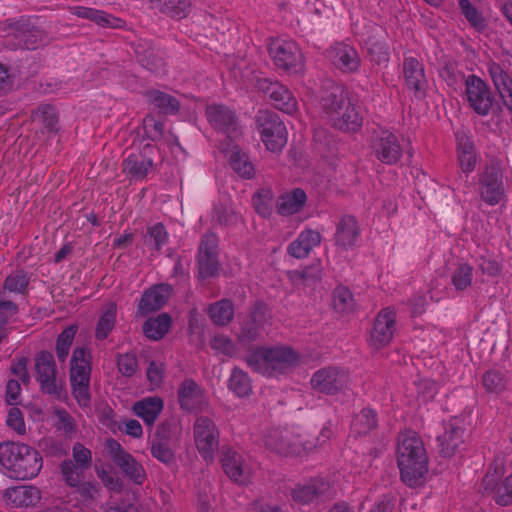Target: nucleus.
<instances>
[{
    "instance_id": "nucleus-42",
    "label": "nucleus",
    "mask_w": 512,
    "mask_h": 512,
    "mask_svg": "<svg viewBox=\"0 0 512 512\" xmlns=\"http://www.w3.org/2000/svg\"><path fill=\"white\" fill-rule=\"evenodd\" d=\"M229 163L231 168L241 177L250 179L254 175V166L248 155L234 147L231 151Z\"/></svg>"
},
{
    "instance_id": "nucleus-46",
    "label": "nucleus",
    "mask_w": 512,
    "mask_h": 512,
    "mask_svg": "<svg viewBox=\"0 0 512 512\" xmlns=\"http://www.w3.org/2000/svg\"><path fill=\"white\" fill-rule=\"evenodd\" d=\"M377 427L376 412L370 408L362 409L352 422V429L359 435H365Z\"/></svg>"
},
{
    "instance_id": "nucleus-49",
    "label": "nucleus",
    "mask_w": 512,
    "mask_h": 512,
    "mask_svg": "<svg viewBox=\"0 0 512 512\" xmlns=\"http://www.w3.org/2000/svg\"><path fill=\"white\" fill-rule=\"evenodd\" d=\"M273 192L270 189H261L254 194L252 203L255 211L262 217H269L272 213Z\"/></svg>"
},
{
    "instance_id": "nucleus-64",
    "label": "nucleus",
    "mask_w": 512,
    "mask_h": 512,
    "mask_svg": "<svg viewBox=\"0 0 512 512\" xmlns=\"http://www.w3.org/2000/svg\"><path fill=\"white\" fill-rule=\"evenodd\" d=\"M143 129L145 135L155 141L162 138L164 125L162 122L155 120L154 117L147 116L143 120Z\"/></svg>"
},
{
    "instance_id": "nucleus-62",
    "label": "nucleus",
    "mask_w": 512,
    "mask_h": 512,
    "mask_svg": "<svg viewBox=\"0 0 512 512\" xmlns=\"http://www.w3.org/2000/svg\"><path fill=\"white\" fill-rule=\"evenodd\" d=\"M271 318L268 306L263 302H256L247 319L263 327Z\"/></svg>"
},
{
    "instance_id": "nucleus-58",
    "label": "nucleus",
    "mask_w": 512,
    "mask_h": 512,
    "mask_svg": "<svg viewBox=\"0 0 512 512\" xmlns=\"http://www.w3.org/2000/svg\"><path fill=\"white\" fill-rule=\"evenodd\" d=\"M214 221L223 227L234 226L238 222L236 212L226 206H219L214 209Z\"/></svg>"
},
{
    "instance_id": "nucleus-26",
    "label": "nucleus",
    "mask_w": 512,
    "mask_h": 512,
    "mask_svg": "<svg viewBox=\"0 0 512 512\" xmlns=\"http://www.w3.org/2000/svg\"><path fill=\"white\" fill-rule=\"evenodd\" d=\"M3 497L13 507H32L41 499L38 488L31 485H21L7 488Z\"/></svg>"
},
{
    "instance_id": "nucleus-17",
    "label": "nucleus",
    "mask_w": 512,
    "mask_h": 512,
    "mask_svg": "<svg viewBox=\"0 0 512 512\" xmlns=\"http://www.w3.org/2000/svg\"><path fill=\"white\" fill-rule=\"evenodd\" d=\"M371 146L376 158L385 164L396 163L402 155L396 135L388 130L374 131Z\"/></svg>"
},
{
    "instance_id": "nucleus-12",
    "label": "nucleus",
    "mask_w": 512,
    "mask_h": 512,
    "mask_svg": "<svg viewBox=\"0 0 512 512\" xmlns=\"http://www.w3.org/2000/svg\"><path fill=\"white\" fill-rule=\"evenodd\" d=\"M111 458L122 473L133 483L141 485L146 479V472L130 453L120 445L118 441L110 438L106 442Z\"/></svg>"
},
{
    "instance_id": "nucleus-29",
    "label": "nucleus",
    "mask_w": 512,
    "mask_h": 512,
    "mask_svg": "<svg viewBox=\"0 0 512 512\" xmlns=\"http://www.w3.org/2000/svg\"><path fill=\"white\" fill-rule=\"evenodd\" d=\"M349 100L346 98L345 92L342 87L332 85L329 89L323 92L320 99V106L323 112L329 117L333 123L338 116V112L344 109V106Z\"/></svg>"
},
{
    "instance_id": "nucleus-53",
    "label": "nucleus",
    "mask_w": 512,
    "mask_h": 512,
    "mask_svg": "<svg viewBox=\"0 0 512 512\" xmlns=\"http://www.w3.org/2000/svg\"><path fill=\"white\" fill-rule=\"evenodd\" d=\"M459 7L467 21L477 30L485 27V20L469 0H459Z\"/></svg>"
},
{
    "instance_id": "nucleus-22",
    "label": "nucleus",
    "mask_w": 512,
    "mask_h": 512,
    "mask_svg": "<svg viewBox=\"0 0 512 512\" xmlns=\"http://www.w3.org/2000/svg\"><path fill=\"white\" fill-rule=\"evenodd\" d=\"M178 401L180 407L188 412L202 411L208 406L204 391L193 379H185L180 384Z\"/></svg>"
},
{
    "instance_id": "nucleus-37",
    "label": "nucleus",
    "mask_w": 512,
    "mask_h": 512,
    "mask_svg": "<svg viewBox=\"0 0 512 512\" xmlns=\"http://www.w3.org/2000/svg\"><path fill=\"white\" fill-rule=\"evenodd\" d=\"M363 117L359 108L350 101L344 106V109L338 112V116L333 121V126L342 131H356L362 125Z\"/></svg>"
},
{
    "instance_id": "nucleus-54",
    "label": "nucleus",
    "mask_w": 512,
    "mask_h": 512,
    "mask_svg": "<svg viewBox=\"0 0 512 512\" xmlns=\"http://www.w3.org/2000/svg\"><path fill=\"white\" fill-rule=\"evenodd\" d=\"M261 328L262 327L246 318L238 334V342L244 347L248 346L259 337Z\"/></svg>"
},
{
    "instance_id": "nucleus-21",
    "label": "nucleus",
    "mask_w": 512,
    "mask_h": 512,
    "mask_svg": "<svg viewBox=\"0 0 512 512\" xmlns=\"http://www.w3.org/2000/svg\"><path fill=\"white\" fill-rule=\"evenodd\" d=\"M155 147L150 144L144 145L138 152H132L123 161V172L136 180L144 179L152 169L153 160L151 154Z\"/></svg>"
},
{
    "instance_id": "nucleus-32",
    "label": "nucleus",
    "mask_w": 512,
    "mask_h": 512,
    "mask_svg": "<svg viewBox=\"0 0 512 512\" xmlns=\"http://www.w3.org/2000/svg\"><path fill=\"white\" fill-rule=\"evenodd\" d=\"M488 72L501 98L512 112V77L496 62L488 64Z\"/></svg>"
},
{
    "instance_id": "nucleus-14",
    "label": "nucleus",
    "mask_w": 512,
    "mask_h": 512,
    "mask_svg": "<svg viewBox=\"0 0 512 512\" xmlns=\"http://www.w3.org/2000/svg\"><path fill=\"white\" fill-rule=\"evenodd\" d=\"M220 269L218 260V237L215 233L207 232L203 235L199 245L198 272L199 278L215 277Z\"/></svg>"
},
{
    "instance_id": "nucleus-47",
    "label": "nucleus",
    "mask_w": 512,
    "mask_h": 512,
    "mask_svg": "<svg viewBox=\"0 0 512 512\" xmlns=\"http://www.w3.org/2000/svg\"><path fill=\"white\" fill-rule=\"evenodd\" d=\"M77 332V327L74 325L66 327L57 337L56 340V355L60 362H64L68 355Z\"/></svg>"
},
{
    "instance_id": "nucleus-55",
    "label": "nucleus",
    "mask_w": 512,
    "mask_h": 512,
    "mask_svg": "<svg viewBox=\"0 0 512 512\" xmlns=\"http://www.w3.org/2000/svg\"><path fill=\"white\" fill-rule=\"evenodd\" d=\"M146 242L153 243L154 248L159 251L167 243L168 233L162 223H157L147 228Z\"/></svg>"
},
{
    "instance_id": "nucleus-50",
    "label": "nucleus",
    "mask_w": 512,
    "mask_h": 512,
    "mask_svg": "<svg viewBox=\"0 0 512 512\" xmlns=\"http://www.w3.org/2000/svg\"><path fill=\"white\" fill-rule=\"evenodd\" d=\"M60 469L66 484L70 487L78 486L84 477V471H86L70 459L64 460L60 465Z\"/></svg>"
},
{
    "instance_id": "nucleus-34",
    "label": "nucleus",
    "mask_w": 512,
    "mask_h": 512,
    "mask_svg": "<svg viewBox=\"0 0 512 512\" xmlns=\"http://www.w3.org/2000/svg\"><path fill=\"white\" fill-rule=\"evenodd\" d=\"M307 200L306 193L300 188L293 189L290 193L283 194L276 201L277 212L282 216H288L299 212Z\"/></svg>"
},
{
    "instance_id": "nucleus-28",
    "label": "nucleus",
    "mask_w": 512,
    "mask_h": 512,
    "mask_svg": "<svg viewBox=\"0 0 512 512\" xmlns=\"http://www.w3.org/2000/svg\"><path fill=\"white\" fill-rule=\"evenodd\" d=\"M321 242V234L312 229L303 230L287 247V253L296 258H306L311 250Z\"/></svg>"
},
{
    "instance_id": "nucleus-13",
    "label": "nucleus",
    "mask_w": 512,
    "mask_h": 512,
    "mask_svg": "<svg viewBox=\"0 0 512 512\" xmlns=\"http://www.w3.org/2000/svg\"><path fill=\"white\" fill-rule=\"evenodd\" d=\"M194 438L199 453L206 461H211L218 450L219 432L208 417H198L194 423Z\"/></svg>"
},
{
    "instance_id": "nucleus-61",
    "label": "nucleus",
    "mask_w": 512,
    "mask_h": 512,
    "mask_svg": "<svg viewBox=\"0 0 512 512\" xmlns=\"http://www.w3.org/2000/svg\"><path fill=\"white\" fill-rule=\"evenodd\" d=\"M37 113L40 114L42 122L49 131H57L58 116L56 110L52 105L43 104L37 109Z\"/></svg>"
},
{
    "instance_id": "nucleus-24",
    "label": "nucleus",
    "mask_w": 512,
    "mask_h": 512,
    "mask_svg": "<svg viewBox=\"0 0 512 512\" xmlns=\"http://www.w3.org/2000/svg\"><path fill=\"white\" fill-rule=\"evenodd\" d=\"M327 54L332 64L343 72H354L360 66L357 51L345 43H336Z\"/></svg>"
},
{
    "instance_id": "nucleus-63",
    "label": "nucleus",
    "mask_w": 512,
    "mask_h": 512,
    "mask_svg": "<svg viewBox=\"0 0 512 512\" xmlns=\"http://www.w3.org/2000/svg\"><path fill=\"white\" fill-rule=\"evenodd\" d=\"M55 415L58 419L57 428L62 430L66 436L71 437V435L76 431V422L74 418L65 409L56 410Z\"/></svg>"
},
{
    "instance_id": "nucleus-38",
    "label": "nucleus",
    "mask_w": 512,
    "mask_h": 512,
    "mask_svg": "<svg viewBox=\"0 0 512 512\" xmlns=\"http://www.w3.org/2000/svg\"><path fill=\"white\" fill-rule=\"evenodd\" d=\"M138 62L152 73H163L165 61L154 48L139 44L135 50Z\"/></svg>"
},
{
    "instance_id": "nucleus-40",
    "label": "nucleus",
    "mask_w": 512,
    "mask_h": 512,
    "mask_svg": "<svg viewBox=\"0 0 512 512\" xmlns=\"http://www.w3.org/2000/svg\"><path fill=\"white\" fill-rule=\"evenodd\" d=\"M171 322L170 315L162 313L155 318L146 320L143 324V332L151 340H160L169 331Z\"/></svg>"
},
{
    "instance_id": "nucleus-6",
    "label": "nucleus",
    "mask_w": 512,
    "mask_h": 512,
    "mask_svg": "<svg viewBox=\"0 0 512 512\" xmlns=\"http://www.w3.org/2000/svg\"><path fill=\"white\" fill-rule=\"evenodd\" d=\"M266 446L284 456H299L302 452H310L315 445L310 441L301 442L299 435L290 430L271 429L265 439Z\"/></svg>"
},
{
    "instance_id": "nucleus-56",
    "label": "nucleus",
    "mask_w": 512,
    "mask_h": 512,
    "mask_svg": "<svg viewBox=\"0 0 512 512\" xmlns=\"http://www.w3.org/2000/svg\"><path fill=\"white\" fill-rule=\"evenodd\" d=\"M117 367L123 376L132 377L138 367L136 356L132 353L119 354L117 357Z\"/></svg>"
},
{
    "instance_id": "nucleus-52",
    "label": "nucleus",
    "mask_w": 512,
    "mask_h": 512,
    "mask_svg": "<svg viewBox=\"0 0 512 512\" xmlns=\"http://www.w3.org/2000/svg\"><path fill=\"white\" fill-rule=\"evenodd\" d=\"M473 268L466 263L460 264L452 275V284L457 290H465L471 286Z\"/></svg>"
},
{
    "instance_id": "nucleus-59",
    "label": "nucleus",
    "mask_w": 512,
    "mask_h": 512,
    "mask_svg": "<svg viewBox=\"0 0 512 512\" xmlns=\"http://www.w3.org/2000/svg\"><path fill=\"white\" fill-rule=\"evenodd\" d=\"M151 454L154 458L164 464H170L174 460V452L170 444L164 442H151Z\"/></svg>"
},
{
    "instance_id": "nucleus-3",
    "label": "nucleus",
    "mask_w": 512,
    "mask_h": 512,
    "mask_svg": "<svg viewBox=\"0 0 512 512\" xmlns=\"http://www.w3.org/2000/svg\"><path fill=\"white\" fill-rule=\"evenodd\" d=\"M397 464L402 482L416 487V433L412 430H406L398 437Z\"/></svg>"
},
{
    "instance_id": "nucleus-25",
    "label": "nucleus",
    "mask_w": 512,
    "mask_h": 512,
    "mask_svg": "<svg viewBox=\"0 0 512 512\" xmlns=\"http://www.w3.org/2000/svg\"><path fill=\"white\" fill-rule=\"evenodd\" d=\"M457 159L461 171L470 174L477 164V154L472 138L465 131L456 133Z\"/></svg>"
},
{
    "instance_id": "nucleus-2",
    "label": "nucleus",
    "mask_w": 512,
    "mask_h": 512,
    "mask_svg": "<svg viewBox=\"0 0 512 512\" xmlns=\"http://www.w3.org/2000/svg\"><path fill=\"white\" fill-rule=\"evenodd\" d=\"M256 125L266 148L271 152H280L287 143V129L280 116L270 110H260Z\"/></svg>"
},
{
    "instance_id": "nucleus-60",
    "label": "nucleus",
    "mask_w": 512,
    "mask_h": 512,
    "mask_svg": "<svg viewBox=\"0 0 512 512\" xmlns=\"http://www.w3.org/2000/svg\"><path fill=\"white\" fill-rule=\"evenodd\" d=\"M485 389L489 392H500L505 387L503 375L496 370L487 371L482 379Z\"/></svg>"
},
{
    "instance_id": "nucleus-57",
    "label": "nucleus",
    "mask_w": 512,
    "mask_h": 512,
    "mask_svg": "<svg viewBox=\"0 0 512 512\" xmlns=\"http://www.w3.org/2000/svg\"><path fill=\"white\" fill-rule=\"evenodd\" d=\"M73 462L80 468L88 470L92 464V453L83 444L77 442L72 448Z\"/></svg>"
},
{
    "instance_id": "nucleus-5",
    "label": "nucleus",
    "mask_w": 512,
    "mask_h": 512,
    "mask_svg": "<svg viewBox=\"0 0 512 512\" xmlns=\"http://www.w3.org/2000/svg\"><path fill=\"white\" fill-rule=\"evenodd\" d=\"M335 487L323 478H313L306 483L298 484L291 490L294 502L300 505L320 504L334 499Z\"/></svg>"
},
{
    "instance_id": "nucleus-33",
    "label": "nucleus",
    "mask_w": 512,
    "mask_h": 512,
    "mask_svg": "<svg viewBox=\"0 0 512 512\" xmlns=\"http://www.w3.org/2000/svg\"><path fill=\"white\" fill-rule=\"evenodd\" d=\"M70 382H90V355L87 349L78 347L71 357Z\"/></svg>"
},
{
    "instance_id": "nucleus-23",
    "label": "nucleus",
    "mask_w": 512,
    "mask_h": 512,
    "mask_svg": "<svg viewBox=\"0 0 512 512\" xmlns=\"http://www.w3.org/2000/svg\"><path fill=\"white\" fill-rule=\"evenodd\" d=\"M171 290L172 288L168 284L154 285L146 290L139 301L138 313L141 316H147L160 310L168 301Z\"/></svg>"
},
{
    "instance_id": "nucleus-51",
    "label": "nucleus",
    "mask_w": 512,
    "mask_h": 512,
    "mask_svg": "<svg viewBox=\"0 0 512 512\" xmlns=\"http://www.w3.org/2000/svg\"><path fill=\"white\" fill-rule=\"evenodd\" d=\"M246 362L248 366L252 368L254 371L261 373L263 375L270 376L267 348H257L249 356H247Z\"/></svg>"
},
{
    "instance_id": "nucleus-8",
    "label": "nucleus",
    "mask_w": 512,
    "mask_h": 512,
    "mask_svg": "<svg viewBox=\"0 0 512 512\" xmlns=\"http://www.w3.org/2000/svg\"><path fill=\"white\" fill-rule=\"evenodd\" d=\"M29 284V278L22 270L16 271L6 277L0 290V328L4 327L10 317L19 311L18 306L7 297V292L25 294Z\"/></svg>"
},
{
    "instance_id": "nucleus-30",
    "label": "nucleus",
    "mask_w": 512,
    "mask_h": 512,
    "mask_svg": "<svg viewBox=\"0 0 512 512\" xmlns=\"http://www.w3.org/2000/svg\"><path fill=\"white\" fill-rule=\"evenodd\" d=\"M270 376L273 373H284L285 370L298 361V355L288 347L267 348Z\"/></svg>"
},
{
    "instance_id": "nucleus-45",
    "label": "nucleus",
    "mask_w": 512,
    "mask_h": 512,
    "mask_svg": "<svg viewBox=\"0 0 512 512\" xmlns=\"http://www.w3.org/2000/svg\"><path fill=\"white\" fill-rule=\"evenodd\" d=\"M117 309L114 303H111L101 314L96 330L95 337L98 340H104L108 337L109 333L113 330L116 323Z\"/></svg>"
},
{
    "instance_id": "nucleus-9",
    "label": "nucleus",
    "mask_w": 512,
    "mask_h": 512,
    "mask_svg": "<svg viewBox=\"0 0 512 512\" xmlns=\"http://www.w3.org/2000/svg\"><path fill=\"white\" fill-rule=\"evenodd\" d=\"M349 372L339 366H327L317 370L311 378V386L319 393L335 395L345 390L349 383Z\"/></svg>"
},
{
    "instance_id": "nucleus-4",
    "label": "nucleus",
    "mask_w": 512,
    "mask_h": 512,
    "mask_svg": "<svg viewBox=\"0 0 512 512\" xmlns=\"http://www.w3.org/2000/svg\"><path fill=\"white\" fill-rule=\"evenodd\" d=\"M501 466L488 468L481 482L482 493L490 496L499 506L512 505V475L504 477Z\"/></svg>"
},
{
    "instance_id": "nucleus-27",
    "label": "nucleus",
    "mask_w": 512,
    "mask_h": 512,
    "mask_svg": "<svg viewBox=\"0 0 512 512\" xmlns=\"http://www.w3.org/2000/svg\"><path fill=\"white\" fill-rule=\"evenodd\" d=\"M222 467L226 475L238 484H246L250 477V469L243 457L236 451L228 450L222 457Z\"/></svg>"
},
{
    "instance_id": "nucleus-43",
    "label": "nucleus",
    "mask_w": 512,
    "mask_h": 512,
    "mask_svg": "<svg viewBox=\"0 0 512 512\" xmlns=\"http://www.w3.org/2000/svg\"><path fill=\"white\" fill-rule=\"evenodd\" d=\"M228 387L238 397H246L252 393L251 380L247 373L240 368H234L232 370Z\"/></svg>"
},
{
    "instance_id": "nucleus-1",
    "label": "nucleus",
    "mask_w": 512,
    "mask_h": 512,
    "mask_svg": "<svg viewBox=\"0 0 512 512\" xmlns=\"http://www.w3.org/2000/svg\"><path fill=\"white\" fill-rule=\"evenodd\" d=\"M0 464L8 477L28 480L39 474L43 459L33 447L23 443L7 442L0 444Z\"/></svg>"
},
{
    "instance_id": "nucleus-41",
    "label": "nucleus",
    "mask_w": 512,
    "mask_h": 512,
    "mask_svg": "<svg viewBox=\"0 0 512 512\" xmlns=\"http://www.w3.org/2000/svg\"><path fill=\"white\" fill-rule=\"evenodd\" d=\"M146 96L149 102L164 114H175L180 109V103L174 96L160 90L148 91Z\"/></svg>"
},
{
    "instance_id": "nucleus-44",
    "label": "nucleus",
    "mask_w": 512,
    "mask_h": 512,
    "mask_svg": "<svg viewBox=\"0 0 512 512\" xmlns=\"http://www.w3.org/2000/svg\"><path fill=\"white\" fill-rule=\"evenodd\" d=\"M233 315L234 307L230 300L223 299L209 307V316L217 325H227L232 320Z\"/></svg>"
},
{
    "instance_id": "nucleus-31",
    "label": "nucleus",
    "mask_w": 512,
    "mask_h": 512,
    "mask_svg": "<svg viewBox=\"0 0 512 512\" xmlns=\"http://www.w3.org/2000/svg\"><path fill=\"white\" fill-rule=\"evenodd\" d=\"M360 229L354 216L345 215L337 224L335 243L343 249H348L356 244Z\"/></svg>"
},
{
    "instance_id": "nucleus-10",
    "label": "nucleus",
    "mask_w": 512,
    "mask_h": 512,
    "mask_svg": "<svg viewBox=\"0 0 512 512\" xmlns=\"http://www.w3.org/2000/svg\"><path fill=\"white\" fill-rule=\"evenodd\" d=\"M3 31L6 32L7 37L18 40L19 47L29 50H34L48 41V36L44 31L24 19L7 20L4 23Z\"/></svg>"
},
{
    "instance_id": "nucleus-18",
    "label": "nucleus",
    "mask_w": 512,
    "mask_h": 512,
    "mask_svg": "<svg viewBox=\"0 0 512 512\" xmlns=\"http://www.w3.org/2000/svg\"><path fill=\"white\" fill-rule=\"evenodd\" d=\"M258 87L272 101L275 108L287 113L294 114L297 111V100L290 90L278 82H271L268 79L258 80Z\"/></svg>"
},
{
    "instance_id": "nucleus-20",
    "label": "nucleus",
    "mask_w": 512,
    "mask_h": 512,
    "mask_svg": "<svg viewBox=\"0 0 512 512\" xmlns=\"http://www.w3.org/2000/svg\"><path fill=\"white\" fill-rule=\"evenodd\" d=\"M395 323V311L390 307L382 309L374 321L370 334L371 345L380 349L389 344L393 337Z\"/></svg>"
},
{
    "instance_id": "nucleus-15",
    "label": "nucleus",
    "mask_w": 512,
    "mask_h": 512,
    "mask_svg": "<svg viewBox=\"0 0 512 512\" xmlns=\"http://www.w3.org/2000/svg\"><path fill=\"white\" fill-rule=\"evenodd\" d=\"M274 64L290 74L303 70L304 61L299 47L293 42H276L269 48Z\"/></svg>"
},
{
    "instance_id": "nucleus-48",
    "label": "nucleus",
    "mask_w": 512,
    "mask_h": 512,
    "mask_svg": "<svg viewBox=\"0 0 512 512\" xmlns=\"http://www.w3.org/2000/svg\"><path fill=\"white\" fill-rule=\"evenodd\" d=\"M333 307L340 314L352 312L355 302L352 293L346 287L339 286L333 292Z\"/></svg>"
},
{
    "instance_id": "nucleus-39",
    "label": "nucleus",
    "mask_w": 512,
    "mask_h": 512,
    "mask_svg": "<svg viewBox=\"0 0 512 512\" xmlns=\"http://www.w3.org/2000/svg\"><path fill=\"white\" fill-rule=\"evenodd\" d=\"M151 8L172 18L182 19L190 11L189 0H150Z\"/></svg>"
},
{
    "instance_id": "nucleus-16",
    "label": "nucleus",
    "mask_w": 512,
    "mask_h": 512,
    "mask_svg": "<svg viewBox=\"0 0 512 512\" xmlns=\"http://www.w3.org/2000/svg\"><path fill=\"white\" fill-rule=\"evenodd\" d=\"M465 94L469 106L479 115L489 114L493 96L488 85L478 76L469 75L465 80Z\"/></svg>"
},
{
    "instance_id": "nucleus-35",
    "label": "nucleus",
    "mask_w": 512,
    "mask_h": 512,
    "mask_svg": "<svg viewBox=\"0 0 512 512\" xmlns=\"http://www.w3.org/2000/svg\"><path fill=\"white\" fill-rule=\"evenodd\" d=\"M163 400L160 397H147L133 405V412L147 425L152 426L163 410Z\"/></svg>"
},
{
    "instance_id": "nucleus-36",
    "label": "nucleus",
    "mask_w": 512,
    "mask_h": 512,
    "mask_svg": "<svg viewBox=\"0 0 512 512\" xmlns=\"http://www.w3.org/2000/svg\"><path fill=\"white\" fill-rule=\"evenodd\" d=\"M464 430L449 424L443 434L437 437L439 452L443 457L453 456L463 443Z\"/></svg>"
},
{
    "instance_id": "nucleus-19",
    "label": "nucleus",
    "mask_w": 512,
    "mask_h": 512,
    "mask_svg": "<svg viewBox=\"0 0 512 512\" xmlns=\"http://www.w3.org/2000/svg\"><path fill=\"white\" fill-rule=\"evenodd\" d=\"M205 114L214 129L227 134L229 137L236 136L238 119L229 107L222 104H211L206 107Z\"/></svg>"
},
{
    "instance_id": "nucleus-11",
    "label": "nucleus",
    "mask_w": 512,
    "mask_h": 512,
    "mask_svg": "<svg viewBox=\"0 0 512 512\" xmlns=\"http://www.w3.org/2000/svg\"><path fill=\"white\" fill-rule=\"evenodd\" d=\"M480 195L490 206L499 204L505 197L502 169L498 164L486 165L479 178Z\"/></svg>"
},
{
    "instance_id": "nucleus-7",
    "label": "nucleus",
    "mask_w": 512,
    "mask_h": 512,
    "mask_svg": "<svg viewBox=\"0 0 512 512\" xmlns=\"http://www.w3.org/2000/svg\"><path fill=\"white\" fill-rule=\"evenodd\" d=\"M36 379L43 393L60 398L62 384L57 380V368L54 356L49 351H40L35 355Z\"/></svg>"
}]
</instances>
